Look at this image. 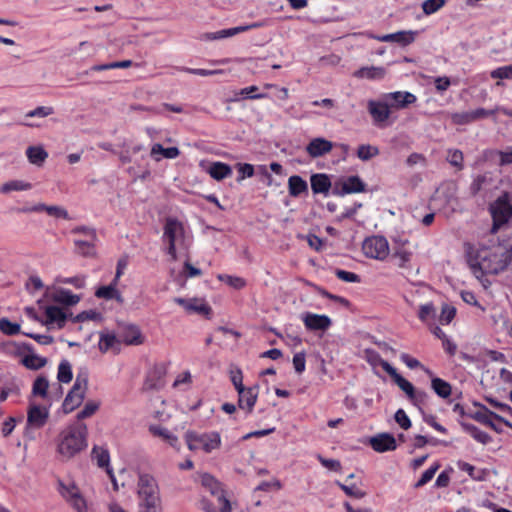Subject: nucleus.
Returning <instances> with one entry per match:
<instances>
[{"label": "nucleus", "mask_w": 512, "mask_h": 512, "mask_svg": "<svg viewBox=\"0 0 512 512\" xmlns=\"http://www.w3.org/2000/svg\"><path fill=\"white\" fill-rule=\"evenodd\" d=\"M457 467L461 471L466 472L473 480L482 481L485 479L486 472L484 470L476 469L473 465L467 462L459 461L457 463Z\"/></svg>", "instance_id": "a18cd8bd"}, {"label": "nucleus", "mask_w": 512, "mask_h": 512, "mask_svg": "<svg viewBox=\"0 0 512 512\" xmlns=\"http://www.w3.org/2000/svg\"><path fill=\"white\" fill-rule=\"evenodd\" d=\"M302 321L306 329L311 331H326L332 324L331 319L327 315L311 312L303 314Z\"/></svg>", "instance_id": "6ab92c4d"}, {"label": "nucleus", "mask_w": 512, "mask_h": 512, "mask_svg": "<svg viewBox=\"0 0 512 512\" xmlns=\"http://www.w3.org/2000/svg\"><path fill=\"white\" fill-rule=\"evenodd\" d=\"M96 240H91L89 238L86 239H76L74 241L76 252L82 256L88 257L93 256L95 254L94 243Z\"/></svg>", "instance_id": "c03bdc74"}, {"label": "nucleus", "mask_w": 512, "mask_h": 512, "mask_svg": "<svg viewBox=\"0 0 512 512\" xmlns=\"http://www.w3.org/2000/svg\"><path fill=\"white\" fill-rule=\"evenodd\" d=\"M440 465L438 463H435L431 467H429L427 470L423 472L420 479L415 483V488H419L427 484L432 478L434 477L435 473L439 469Z\"/></svg>", "instance_id": "bf43d9fd"}, {"label": "nucleus", "mask_w": 512, "mask_h": 512, "mask_svg": "<svg viewBox=\"0 0 512 512\" xmlns=\"http://www.w3.org/2000/svg\"><path fill=\"white\" fill-rule=\"evenodd\" d=\"M383 98L389 102L390 108L404 109L414 104L417 100L416 96L408 91H396L383 95Z\"/></svg>", "instance_id": "f3484780"}, {"label": "nucleus", "mask_w": 512, "mask_h": 512, "mask_svg": "<svg viewBox=\"0 0 512 512\" xmlns=\"http://www.w3.org/2000/svg\"><path fill=\"white\" fill-rule=\"evenodd\" d=\"M48 388H49L48 379L45 376L40 375L35 379V381L33 383L32 393L35 396H39L41 398H46L48 395Z\"/></svg>", "instance_id": "49530a36"}, {"label": "nucleus", "mask_w": 512, "mask_h": 512, "mask_svg": "<svg viewBox=\"0 0 512 512\" xmlns=\"http://www.w3.org/2000/svg\"><path fill=\"white\" fill-rule=\"evenodd\" d=\"M264 24L262 22H255L250 25L237 26L233 28L223 29L216 32H208L202 35V40L214 41L235 36L236 34L246 32L251 29L260 28Z\"/></svg>", "instance_id": "2eb2a0df"}, {"label": "nucleus", "mask_w": 512, "mask_h": 512, "mask_svg": "<svg viewBox=\"0 0 512 512\" xmlns=\"http://www.w3.org/2000/svg\"><path fill=\"white\" fill-rule=\"evenodd\" d=\"M137 498L138 500L161 498L159 486L152 475L146 473L139 475L137 482Z\"/></svg>", "instance_id": "9d476101"}, {"label": "nucleus", "mask_w": 512, "mask_h": 512, "mask_svg": "<svg viewBox=\"0 0 512 512\" xmlns=\"http://www.w3.org/2000/svg\"><path fill=\"white\" fill-rule=\"evenodd\" d=\"M371 447L376 452L393 451L396 449V439L389 433H381L372 437L369 441Z\"/></svg>", "instance_id": "b1692460"}, {"label": "nucleus", "mask_w": 512, "mask_h": 512, "mask_svg": "<svg viewBox=\"0 0 512 512\" xmlns=\"http://www.w3.org/2000/svg\"><path fill=\"white\" fill-rule=\"evenodd\" d=\"M121 343L126 345H141L144 343V336L142 335L139 327L135 325H128L123 328L120 336Z\"/></svg>", "instance_id": "cd10ccee"}, {"label": "nucleus", "mask_w": 512, "mask_h": 512, "mask_svg": "<svg viewBox=\"0 0 512 512\" xmlns=\"http://www.w3.org/2000/svg\"><path fill=\"white\" fill-rule=\"evenodd\" d=\"M451 120L454 124L465 125L473 122L471 111L457 112L451 114Z\"/></svg>", "instance_id": "e2e57ef3"}, {"label": "nucleus", "mask_w": 512, "mask_h": 512, "mask_svg": "<svg viewBox=\"0 0 512 512\" xmlns=\"http://www.w3.org/2000/svg\"><path fill=\"white\" fill-rule=\"evenodd\" d=\"M174 302L182 306L186 312L190 314L209 315L211 312L210 306L201 298H181L177 297Z\"/></svg>", "instance_id": "a211bd4d"}, {"label": "nucleus", "mask_w": 512, "mask_h": 512, "mask_svg": "<svg viewBox=\"0 0 512 512\" xmlns=\"http://www.w3.org/2000/svg\"><path fill=\"white\" fill-rule=\"evenodd\" d=\"M472 418L484 425L489 426L496 432H501V430L493 423L492 419H496L512 429V423L510 421L505 419L503 416L490 411L483 405H478V409L472 414Z\"/></svg>", "instance_id": "ddd939ff"}, {"label": "nucleus", "mask_w": 512, "mask_h": 512, "mask_svg": "<svg viewBox=\"0 0 512 512\" xmlns=\"http://www.w3.org/2000/svg\"><path fill=\"white\" fill-rule=\"evenodd\" d=\"M368 111L373 119V122L377 125H380L389 119L391 108L389 106V102L383 98L382 101H368Z\"/></svg>", "instance_id": "dca6fc26"}, {"label": "nucleus", "mask_w": 512, "mask_h": 512, "mask_svg": "<svg viewBox=\"0 0 512 512\" xmlns=\"http://www.w3.org/2000/svg\"><path fill=\"white\" fill-rule=\"evenodd\" d=\"M455 315L456 308L450 304H444L438 317V322L441 325H448L454 319Z\"/></svg>", "instance_id": "5fc2aeb1"}, {"label": "nucleus", "mask_w": 512, "mask_h": 512, "mask_svg": "<svg viewBox=\"0 0 512 512\" xmlns=\"http://www.w3.org/2000/svg\"><path fill=\"white\" fill-rule=\"evenodd\" d=\"M88 390V378L86 374H78L72 389L65 397L62 408L64 413H70L81 405Z\"/></svg>", "instance_id": "423d86ee"}, {"label": "nucleus", "mask_w": 512, "mask_h": 512, "mask_svg": "<svg viewBox=\"0 0 512 512\" xmlns=\"http://www.w3.org/2000/svg\"><path fill=\"white\" fill-rule=\"evenodd\" d=\"M21 362L28 369L38 370L47 364V359L40 355L29 353L22 358Z\"/></svg>", "instance_id": "37998d69"}, {"label": "nucleus", "mask_w": 512, "mask_h": 512, "mask_svg": "<svg viewBox=\"0 0 512 512\" xmlns=\"http://www.w3.org/2000/svg\"><path fill=\"white\" fill-rule=\"evenodd\" d=\"M493 217V230L500 225L506 223L512 217V205L508 202L507 197H499L490 207Z\"/></svg>", "instance_id": "9b49d317"}, {"label": "nucleus", "mask_w": 512, "mask_h": 512, "mask_svg": "<svg viewBox=\"0 0 512 512\" xmlns=\"http://www.w3.org/2000/svg\"><path fill=\"white\" fill-rule=\"evenodd\" d=\"M380 153L377 146L362 144L357 149V157L362 161H369Z\"/></svg>", "instance_id": "8fccbe9b"}, {"label": "nucleus", "mask_w": 512, "mask_h": 512, "mask_svg": "<svg viewBox=\"0 0 512 512\" xmlns=\"http://www.w3.org/2000/svg\"><path fill=\"white\" fill-rule=\"evenodd\" d=\"M163 239L168 244L167 253L171 256L172 260L177 259L178 248L187 250L190 245L182 223L174 218L166 220Z\"/></svg>", "instance_id": "39448f33"}, {"label": "nucleus", "mask_w": 512, "mask_h": 512, "mask_svg": "<svg viewBox=\"0 0 512 512\" xmlns=\"http://www.w3.org/2000/svg\"><path fill=\"white\" fill-rule=\"evenodd\" d=\"M53 113H54V109L52 107H50V106H39V107H36L35 109L27 112L25 117L26 118H29V117L44 118V117L52 115Z\"/></svg>", "instance_id": "0e129e2a"}, {"label": "nucleus", "mask_w": 512, "mask_h": 512, "mask_svg": "<svg viewBox=\"0 0 512 512\" xmlns=\"http://www.w3.org/2000/svg\"><path fill=\"white\" fill-rule=\"evenodd\" d=\"M137 512H163L161 498L139 499Z\"/></svg>", "instance_id": "a19ab883"}, {"label": "nucleus", "mask_w": 512, "mask_h": 512, "mask_svg": "<svg viewBox=\"0 0 512 512\" xmlns=\"http://www.w3.org/2000/svg\"><path fill=\"white\" fill-rule=\"evenodd\" d=\"M445 4V0H425L422 3V9L425 15H431L440 10Z\"/></svg>", "instance_id": "052dcab7"}, {"label": "nucleus", "mask_w": 512, "mask_h": 512, "mask_svg": "<svg viewBox=\"0 0 512 512\" xmlns=\"http://www.w3.org/2000/svg\"><path fill=\"white\" fill-rule=\"evenodd\" d=\"M59 284H70L77 289L85 287V276L79 275L74 277H57L55 280Z\"/></svg>", "instance_id": "13d9d810"}, {"label": "nucleus", "mask_w": 512, "mask_h": 512, "mask_svg": "<svg viewBox=\"0 0 512 512\" xmlns=\"http://www.w3.org/2000/svg\"><path fill=\"white\" fill-rule=\"evenodd\" d=\"M29 189H31V184L30 183H27V182H24V181H21V180H13V181H9V182L4 183L0 187V192L4 193V194H7V193H10L12 191H26V190H29Z\"/></svg>", "instance_id": "603ef678"}, {"label": "nucleus", "mask_w": 512, "mask_h": 512, "mask_svg": "<svg viewBox=\"0 0 512 512\" xmlns=\"http://www.w3.org/2000/svg\"><path fill=\"white\" fill-rule=\"evenodd\" d=\"M184 440L188 449L194 453L212 454L222 445L221 435L217 431L189 430L184 434Z\"/></svg>", "instance_id": "20e7f679"}, {"label": "nucleus", "mask_w": 512, "mask_h": 512, "mask_svg": "<svg viewBox=\"0 0 512 512\" xmlns=\"http://www.w3.org/2000/svg\"><path fill=\"white\" fill-rule=\"evenodd\" d=\"M310 182L315 194H327L331 188L330 178L326 174H313Z\"/></svg>", "instance_id": "72a5a7b5"}, {"label": "nucleus", "mask_w": 512, "mask_h": 512, "mask_svg": "<svg viewBox=\"0 0 512 512\" xmlns=\"http://www.w3.org/2000/svg\"><path fill=\"white\" fill-rule=\"evenodd\" d=\"M29 162L36 166H42L48 157V153L42 146H29L26 150Z\"/></svg>", "instance_id": "58836bf2"}, {"label": "nucleus", "mask_w": 512, "mask_h": 512, "mask_svg": "<svg viewBox=\"0 0 512 512\" xmlns=\"http://www.w3.org/2000/svg\"><path fill=\"white\" fill-rule=\"evenodd\" d=\"M206 172L216 181H221L232 175V168L223 162H212L207 168Z\"/></svg>", "instance_id": "2f4dec72"}, {"label": "nucleus", "mask_w": 512, "mask_h": 512, "mask_svg": "<svg viewBox=\"0 0 512 512\" xmlns=\"http://www.w3.org/2000/svg\"><path fill=\"white\" fill-rule=\"evenodd\" d=\"M117 284L112 281L110 285L99 287L95 292V296L106 300L115 299L118 303H123V297L117 290Z\"/></svg>", "instance_id": "c9c22d12"}, {"label": "nucleus", "mask_w": 512, "mask_h": 512, "mask_svg": "<svg viewBox=\"0 0 512 512\" xmlns=\"http://www.w3.org/2000/svg\"><path fill=\"white\" fill-rule=\"evenodd\" d=\"M98 347L102 353L118 354L121 350V340L112 332H102L100 333Z\"/></svg>", "instance_id": "5701e85b"}, {"label": "nucleus", "mask_w": 512, "mask_h": 512, "mask_svg": "<svg viewBox=\"0 0 512 512\" xmlns=\"http://www.w3.org/2000/svg\"><path fill=\"white\" fill-rule=\"evenodd\" d=\"M258 391V386L247 388V391L239 396V407L241 409H246L248 413L252 412L258 398Z\"/></svg>", "instance_id": "473e14b6"}, {"label": "nucleus", "mask_w": 512, "mask_h": 512, "mask_svg": "<svg viewBox=\"0 0 512 512\" xmlns=\"http://www.w3.org/2000/svg\"><path fill=\"white\" fill-rule=\"evenodd\" d=\"M417 31L403 30L395 33L385 34L378 37L380 42L397 43L402 47L408 46L416 39Z\"/></svg>", "instance_id": "aec40b11"}, {"label": "nucleus", "mask_w": 512, "mask_h": 512, "mask_svg": "<svg viewBox=\"0 0 512 512\" xmlns=\"http://www.w3.org/2000/svg\"><path fill=\"white\" fill-rule=\"evenodd\" d=\"M150 155L158 162L162 157L166 159H175L180 155V151L177 147L164 148L161 144L156 143L152 146Z\"/></svg>", "instance_id": "f704fd0d"}, {"label": "nucleus", "mask_w": 512, "mask_h": 512, "mask_svg": "<svg viewBox=\"0 0 512 512\" xmlns=\"http://www.w3.org/2000/svg\"><path fill=\"white\" fill-rule=\"evenodd\" d=\"M93 455L97 460V464L101 468H105L107 471V474L110 476L111 481L113 482L114 489L117 490L118 486L115 480V477L112 473V470L109 468V454L106 450L94 448L93 449Z\"/></svg>", "instance_id": "e433bc0d"}, {"label": "nucleus", "mask_w": 512, "mask_h": 512, "mask_svg": "<svg viewBox=\"0 0 512 512\" xmlns=\"http://www.w3.org/2000/svg\"><path fill=\"white\" fill-rule=\"evenodd\" d=\"M464 429L479 443L485 445L491 442L492 438L486 432L471 424H464Z\"/></svg>", "instance_id": "09e8293b"}, {"label": "nucleus", "mask_w": 512, "mask_h": 512, "mask_svg": "<svg viewBox=\"0 0 512 512\" xmlns=\"http://www.w3.org/2000/svg\"><path fill=\"white\" fill-rule=\"evenodd\" d=\"M385 75L386 69L381 66H365L353 73L355 78L367 80H381Z\"/></svg>", "instance_id": "7c9ffc66"}, {"label": "nucleus", "mask_w": 512, "mask_h": 512, "mask_svg": "<svg viewBox=\"0 0 512 512\" xmlns=\"http://www.w3.org/2000/svg\"><path fill=\"white\" fill-rule=\"evenodd\" d=\"M44 297L47 301H53L66 306H73L80 301V296L73 294L70 290L56 287H48Z\"/></svg>", "instance_id": "f8f14e48"}, {"label": "nucleus", "mask_w": 512, "mask_h": 512, "mask_svg": "<svg viewBox=\"0 0 512 512\" xmlns=\"http://www.w3.org/2000/svg\"><path fill=\"white\" fill-rule=\"evenodd\" d=\"M57 453L64 459L69 460L85 450L87 443V426L82 422L66 426L57 436Z\"/></svg>", "instance_id": "f03ea898"}, {"label": "nucleus", "mask_w": 512, "mask_h": 512, "mask_svg": "<svg viewBox=\"0 0 512 512\" xmlns=\"http://www.w3.org/2000/svg\"><path fill=\"white\" fill-rule=\"evenodd\" d=\"M339 487L345 492L346 495L360 499L364 497L365 493L362 492L355 484L347 485L337 482Z\"/></svg>", "instance_id": "774afa93"}, {"label": "nucleus", "mask_w": 512, "mask_h": 512, "mask_svg": "<svg viewBox=\"0 0 512 512\" xmlns=\"http://www.w3.org/2000/svg\"><path fill=\"white\" fill-rule=\"evenodd\" d=\"M364 255L371 259L384 260L389 255V243L383 236H371L362 244Z\"/></svg>", "instance_id": "0eeeda50"}, {"label": "nucleus", "mask_w": 512, "mask_h": 512, "mask_svg": "<svg viewBox=\"0 0 512 512\" xmlns=\"http://www.w3.org/2000/svg\"><path fill=\"white\" fill-rule=\"evenodd\" d=\"M59 485V493L77 512H87L86 500L73 482Z\"/></svg>", "instance_id": "1a4fd4ad"}, {"label": "nucleus", "mask_w": 512, "mask_h": 512, "mask_svg": "<svg viewBox=\"0 0 512 512\" xmlns=\"http://www.w3.org/2000/svg\"><path fill=\"white\" fill-rule=\"evenodd\" d=\"M0 331L7 335H15L20 332V325L2 318L0 319Z\"/></svg>", "instance_id": "680f3d73"}, {"label": "nucleus", "mask_w": 512, "mask_h": 512, "mask_svg": "<svg viewBox=\"0 0 512 512\" xmlns=\"http://www.w3.org/2000/svg\"><path fill=\"white\" fill-rule=\"evenodd\" d=\"M100 401L98 400H89L85 403L83 409L77 413V422H80L81 420L85 418H89L92 415H94L99 407H100Z\"/></svg>", "instance_id": "3c124183"}, {"label": "nucleus", "mask_w": 512, "mask_h": 512, "mask_svg": "<svg viewBox=\"0 0 512 512\" xmlns=\"http://www.w3.org/2000/svg\"><path fill=\"white\" fill-rule=\"evenodd\" d=\"M48 410L38 405H31L28 410L27 422L29 425L40 428L45 425L48 419Z\"/></svg>", "instance_id": "bb28decb"}, {"label": "nucleus", "mask_w": 512, "mask_h": 512, "mask_svg": "<svg viewBox=\"0 0 512 512\" xmlns=\"http://www.w3.org/2000/svg\"><path fill=\"white\" fill-rule=\"evenodd\" d=\"M333 143L325 138L317 137L312 139L306 146L307 153L312 158L321 157L333 149Z\"/></svg>", "instance_id": "393cba45"}, {"label": "nucleus", "mask_w": 512, "mask_h": 512, "mask_svg": "<svg viewBox=\"0 0 512 512\" xmlns=\"http://www.w3.org/2000/svg\"><path fill=\"white\" fill-rule=\"evenodd\" d=\"M218 279L234 289L240 290L246 286V280L238 276L220 274L218 275Z\"/></svg>", "instance_id": "6e6d98bb"}, {"label": "nucleus", "mask_w": 512, "mask_h": 512, "mask_svg": "<svg viewBox=\"0 0 512 512\" xmlns=\"http://www.w3.org/2000/svg\"><path fill=\"white\" fill-rule=\"evenodd\" d=\"M288 190L292 197H298L308 191V184L302 177L293 175L288 179Z\"/></svg>", "instance_id": "4c0bfd02"}, {"label": "nucleus", "mask_w": 512, "mask_h": 512, "mask_svg": "<svg viewBox=\"0 0 512 512\" xmlns=\"http://www.w3.org/2000/svg\"><path fill=\"white\" fill-rule=\"evenodd\" d=\"M430 377L433 391L441 398H448L452 393L451 385L441 378L434 377L433 375Z\"/></svg>", "instance_id": "ea45409f"}, {"label": "nucleus", "mask_w": 512, "mask_h": 512, "mask_svg": "<svg viewBox=\"0 0 512 512\" xmlns=\"http://www.w3.org/2000/svg\"><path fill=\"white\" fill-rule=\"evenodd\" d=\"M447 161L457 169L463 168V153L458 149H450L447 152Z\"/></svg>", "instance_id": "4d7b16f0"}, {"label": "nucleus", "mask_w": 512, "mask_h": 512, "mask_svg": "<svg viewBox=\"0 0 512 512\" xmlns=\"http://www.w3.org/2000/svg\"><path fill=\"white\" fill-rule=\"evenodd\" d=\"M72 378V366L68 360L64 359L59 363L57 379L60 383H69Z\"/></svg>", "instance_id": "de8ad7c7"}, {"label": "nucleus", "mask_w": 512, "mask_h": 512, "mask_svg": "<svg viewBox=\"0 0 512 512\" xmlns=\"http://www.w3.org/2000/svg\"><path fill=\"white\" fill-rule=\"evenodd\" d=\"M201 486L197 508L202 512H232V504L222 484L211 474L199 475Z\"/></svg>", "instance_id": "f257e3e1"}, {"label": "nucleus", "mask_w": 512, "mask_h": 512, "mask_svg": "<svg viewBox=\"0 0 512 512\" xmlns=\"http://www.w3.org/2000/svg\"><path fill=\"white\" fill-rule=\"evenodd\" d=\"M44 313L46 316V323L48 325H55L57 328H62L68 318L66 311L55 305L44 306Z\"/></svg>", "instance_id": "a878e982"}, {"label": "nucleus", "mask_w": 512, "mask_h": 512, "mask_svg": "<svg viewBox=\"0 0 512 512\" xmlns=\"http://www.w3.org/2000/svg\"><path fill=\"white\" fill-rule=\"evenodd\" d=\"M380 366L387 372L398 385V387L408 396L411 401H417L419 397L424 396V393H416L414 386L402 377L397 370L386 360L377 356Z\"/></svg>", "instance_id": "6e6552de"}, {"label": "nucleus", "mask_w": 512, "mask_h": 512, "mask_svg": "<svg viewBox=\"0 0 512 512\" xmlns=\"http://www.w3.org/2000/svg\"><path fill=\"white\" fill-rule=\"evenodd\" d=\"M409 244L408 240L397 241L396 247L394 248L393 257L398 260V266L400 268L407 267V264L410 262L413 256V250L408 248Z\"/></svg>", "instance_id": "c756f323"}, {"label": "nucleus", "mask_w": 512, "mask_h": 512, "mask_svg": "<svg viewBox=\"0 0 512 512\" xmlns=\"http://www.w3.org/2000/svg\"><path fill=\"white\" fill-rule=\"evenodd\" d=\"M24 212H46L49 216L55 218L68 219V212L61 206L57 205H46L43 203L36 204L30 208H24Z\"/></svg>", "instance_id": "c85d7f7f"}, {"label": "nucleus", "mask_w": 512, "mask_h": 512, "mask_svg": "<svg viewBox=\"0 0 512 512\" xmlns=\"http://www.w3.org/2000/svg\"><path fill=\"white\" fill-rule=\"evenodd\" d=\"M340 187L339 194H352V193H360L365 191V183L358 176H349L341 179L338 183H336V188Z\"/></svg>", "instance_id": "4be33fe9"}, {"label": "nucleus", "mask_w": 512, "mask_h": 512, "mask_svg": "<svg viewBox=\"0 0 512 512\" xmlns=\"http://www.w3.org/2000/svg\"><path fill=\"white\" fill-rule=\"evenodd\" d=\"M490 75L497 79H512V64L494 69Z\"/></svg>", "instance_id": "338daca9"}, {"label": "nucleus", "mask_w": 512, "mask_h": 512, "mask_svg": "<svg viewBox=\"0 0 512 512\" xmlns=\"http://www.w3.org/2000/svg\"><path fill=\"white\" fill-rule=\"evenodd\" d=\"M437 311L433 303L428 302L419 307L418 318L420 321L432 324L436 319Z\"/></svg>", "instance_id": "79ce46f5"}, {"label": "nucleus", "mask_w": 512, "mask_h": 512, "mask_svg": "<svg viewBox=\"0 0 512 512\" xmlns=\"http://www.w3.org/2000/svg\"><path fill=\"white\" fill-rule=\"evenodd\" d=\"M400 360L410 369H416V368H420L422 369L428 376H432V371L425 367L424 365H422L420 363V361H418L416 358L410 356L409 354L407 353H402L400 355Z\"/></svg>", "instance_id": "864d4df0"}, {"label": "nucleus", "mask_w": 512, "mask_h": 512, "mask_svg": "<svg viewBox=\"0 0 512 512\" xmlns=\"http://www.w3.org/2000/svg\"><path fill=\"white\" fill-rule=\"evenodd\" d=\"M236 167H237L238 172H239V176L237 178L238 182H241L245 178L252 177L254 175V167L251 164H248V163H238L236 165Z\"/></svg>", "instance_id": "69168bd1"}, {"label": "nucleus", "mask_w": 512, "mask_h": 512, "mask_svg": "<svg viewBox=\"0 0 512 512\" xmlns=\"http://www.w3.org/2000/svg\"><path fill=\"white\" fill-rule=\"evenodd\" d=\"M510 261V254L501 245L482 247L476 252L472 260V267L478 268L482 273L497 274L504 270Z\"/></svg>", "instance_id": "7ed1b4c3"}, {"label": "nucleus", "mask_w": 512, "mask_h": 512, "mask_svg": "<svg viewBox=\"0 0 512 512\" xmlns=\"http://www.w3.org/2000/svg\"><path fill=\"white\" fill-rule=\"evenodd\" d=\"M264 24L262 22H255L250 25L237 26L233 28L223 29L216 32H208L202 35V40L214 41L235 36L236 34L246 32L251 29L260 28Z\"/></svg>", "instance_id": "4468645a"}, {"label": "nucleus", "mask_w": 512, "mask_h": 512, "mask_svg": "<svg viewBox=\"0 0 512 512\" xmlns=\"http://www.w3.org/2000/svg\"><path fill=\"white\" fill-rule=\"evenodd\" d=\"M148 431L152 436L161 439L163 442L167 443L172 448H175L177 450L180 449V442L178 437L169 429L159 424H150L148 426Z\"/></svg>", "instance_id": "412c9836"}]
</instances>
